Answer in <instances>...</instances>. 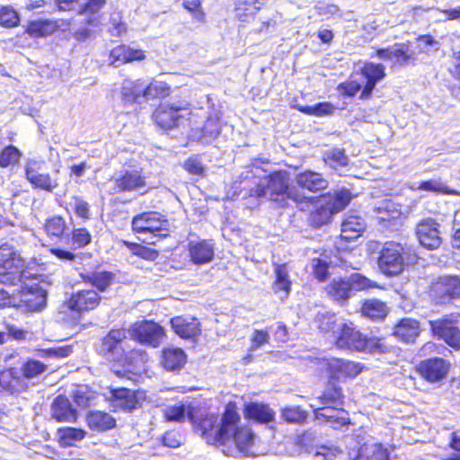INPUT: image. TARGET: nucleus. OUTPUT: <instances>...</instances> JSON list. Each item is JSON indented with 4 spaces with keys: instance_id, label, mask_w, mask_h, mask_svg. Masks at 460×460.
<instances>
[{
    "instance_id": "1",
    "label": "nucleus",
    "mask_w": 460,
    "mask_h": 460,
    "mask_svg": "<svg viewBox=\"0 0 460 460\" xmlns=\"http://www.w3.org/2000/svg\"><path fill=\"white\" fill-rule=\"evenodd\" d=\"M191 114L192 104L185 96L173 102L158 103L152 112L151 119L159 129L170 131L190 122Z\"/></svg>"
},
{
    "instance_id": "2",
    "label": "nucleus",
    "mask_w": 460,
    "mask_h": 460,
    "mask_svg": "<svg viewBox=\"0 0 460 460\" xmlns=\"http://www.w3.org/2000/svg\"><path fill=\"white\" fill-rule=\"evenodd\" d=\"M240 417L236 411L234 404L228 403L226 407L220 424L217 423V416L207 414L200 418L196 426L198 432L204 438L208 444L217 447H222L226 433L233 430V421L239 420Z\"/></svg>"
},
{
    "instance_id": "3",
    "label": "nucleus",
    "mask_w": 460,
    "mask_h": 460,
    "mask_svg": "<svg viewBox=\"0 0 460 460\" xmlns=\"http://www.w3.org/2000/svg\"><path fill=\"white\" fill-rule=\"evenodd\" d=\"M239 420L233 421V430L226 433L221 450L226 456H236L242 454L246 456L264 455L260 448L259 440L249 427H237Z\"/></svg>"
},
{
    "instance_id": "4",
    "label": "nucleus",
    "mask_w": 460,
    "mask_h": 460,
    "mask_svg": "<svg viewBox=\"0 0 460 460\" xmlns=\"http://www.w3.org/2000/svg\"><path fill=\"white\" fill-rule=\"evenodd\" d=\"M267 195L271 199L281 197L299 201L294 187L290 185L289 173L286 170L270 172L250 190V196L253 198H263Z\"/></svg>"
},
{
    "instance_id": "5",
    "label": "nucleus",
    "mask_w": 460,
    "mask_h": 460,
    "mask_svg": "<svg viewBox=\"0 0 460 460\" xmlns=\"http://www.w3.org/2000/svg\"><path fill=\"white\" fill-rule=\"evenodd\" d=\"M336 345L341 349H349L358 351L376 352L383 351L381 340L376 338H367L359 331L356 330L354 324L344 321L341 328L336 331L334 338Z\"/></svg>"
},
{
    "instance_id": "6",
    "label": "nucleus",
    "mask_w": 460,
    "mask_h": 460,
    "mask_svg": "<svg viewBox=\"0 0 460 460\" xmlns=\"http://www.w3.org/2000/svg\"><path fill=\"white\" fill-rule=\"evenodd\" d=\"M132 228L143 235L138 237L139 240L148 244H155L158 239L168 235L169 222L157 212H147L133 218Z\"/></svg>"
},
{
    "instance_id": "7",
    "label": "nucleus",
    "mask_w": 460,
    "mask_h": 460,
    "mask_svg": "<svg viewBox=\"0 0 460 460\" xmlns=\"http://www.w3.org/2000/svg\"><path fill=\"white\" fill-rule=\"evenodd\" d=\"M402 251L403 248L400 243L388 242L384 244L378 257V267L384 274L394 276L402 271L404 266Z\"/></svg>"
},
{
    "instance_id": "8",
    "label": "nucleus",
    "mask_w": 460,
    "mask_h": 460,
    "mask_svg": "<svg viewBox=\"0 0 460 460\" xmlns=\"http://www.w3.org/2000/svg\"><path fill=\"white\" fill-rule=\"evenodd\" d=\"M46 169L44 160L30 159L25 165L26 179L34 188L52 192L58 188V181L52 178Z\"/></svg>"
},
{
    "instance_id": "9",
    "label": "nucleus",
    "mask_w": 460,
    "mask_h": 460,
    "mask_svg": "<svg viewBox=\"0 0 460 460\" xmlns=\"http://www.w3.org/2000/svg\"><path fill=\"white\" fill-rule=\"evenodd\" d=\"M410 40L402 43H396L394 49L391 47L377 48L376 57L385 61H392L393 66H405L415 65L417 53L411 49Z\"/></svg>"
},
{
    "instance_id": "10",
    "label": "nucleus",
    "mask_w": 460,
    "mask_h": 460,
    "mask_svg": "<svg viewBox=\"0 0 460 460\" xmlns=\"http://www.w3.org/2000/svg\"><path fill=\"white\" fill-rule=\"evenodd\" d=\"M128 335L134 340L158 347L164 336V329L157 323L151 321H142L134 323L127 330Z\"/></svg>"
},
{
    "instance_id": "11",
    "label": "nucleus",
    "mask_w": 460,
    "mask_h": 460,
    "mask_svg": "<svg viewBox=\"0 0 460 460\" xmlns=\"http://www.w3.org/2000/svg\"><path fill=\"white\" fill-rule=\"evenodd\" d=\"M320 364L326 368L330 380H342L356 377L361 371L359 363L341 358H323Z\"/></svg>"
},
{
    "instance_id": "12",
    "label": "nucleus",
    "mask_w": 460,
    "mask_h": 460,
    "mask_svg": "<svg viewBox=\"0 0 460 460\" xmlns=\"http://www.w3.org/2000/svg\"><path fill=\"white\" fill-rule=\"evenodd\" d=\"M358 74L363 79V90L360 99H367L372 95L376 84L383 80L385 75V66L382 63H375L371 61L365 62Z\"/></svg>"
},
{
    "instance_id": "13",
    "label": "nucleus",
    "mask_w": 460,
    "mask_h": 460,
    "mask_svg": "<svg viewBox=\"0 0 460 460\" xmlns=\"http://www.w3.org/2000/svg\"><path fill=\"white\" fill-rule=\"evenodd\" d=\"M24 268L25 261L16 250L6 243L0 246V273L11 274L21 280Z\"/></svg>"
},
{
    "instance_id": "14",
    "label": "nucleus",
    "mask_w": 460,
    "mask_h": 460,
    "mask_svg": "<svg viewBox=\"0 0 460 460\" xmlns=\"http://www.w3.org/2000/svg\"><path fill=\"white\" fill-rule=\"evenodd\" d=\"M128 336L126 329L111 330L102 341L99 351L108 358L120 361L124 356L121 342Z\"/></svg>"
},
{
    "instance_id": "15",
    "label": "nucleus",
    "mask_w": 460,
    "mask_h": 460,
    "mask_svg": "<svg viewBox=\"0 0 460 460\" xmlns=\"http://www.w3.org/2000/svg\"><path fill=\"white\" fill-rule=\"evenodd\" d=\"M434 297L439 303H446L460 296V278L457 276H444L431 287Z\"/></svg>"
},
{
    "instance_id": "16",
    "label": "nucleus",
    "mask_w": 460,
    "mask_h": 460,
    "mask_svg": "<svg viewBox=\"0 0 460 460\" xmlns=\"http://www.w3.org/2000/svg\"><path fill=\"white\" fill-rule=\"evenodd\" d=\"M430 328L435 336L442 339L450 347L460 349V330L447 318L429 321Z\"/></svg>"
},
{
    "instance_id": "17",
    "label": "nucleus",
    "mask_w": 460,
    "mask_h": 460,
    "mask_svg": "<svg viewBox=\"0 0 460 460\" xmlns=\"http://www.w3.org/2000/svg\"><path fill=\"white\" fill-rule=\"evenodd\" d=\"M449 369V363L439 358L423 360L418 367V371L429 382H438L443 379Z\"/></svg>"
},
{
    "instance_id": "18",
    "label": "nucleus",
    "mask_w": 460,
    "mask_h": 460,
    "mask_svg": "<svg viewBox=\"0 0 460 460\" xmlns=\"http://www.w3.org/2000/svg\"><path fill=\"white\" fill-rule=\"evenodd\" d=\"M60 22L54 19L31 20L25 25L24 33L33 39L47 38L60 30Z\"/></svg>"
},
{
    "instance_id": "19",
    "label": "nucleus",
    "mask_w": 460,
    "mask_h": 460,
    "mask_svg": "<svg viewBox=\"0 0 460 460\" xmlns=\"http://www.w3.org/2000/svg\"><path fill=\"white\" fill-rule=\"evenodd\" d=\"M312 205L309 221L314 226L329 222L332 216L345 208L347 203H310Z\"/></svg>"
},
{
    "instance_id": "20",
    "label": "nucleus",
    "mask_w": 460,
    "mask_h": 460,
    "mask_svg": "<svg viewBox=\"0 0 460 460\" xmlns=\"http://www.w3.org/2000/svg\"><path fill=\"white\" fill-rule=\"evenodd\" d=\"M100 300L101 296L93 289L78 290L72 294L67 305L71 310L80 313L95 308Z\"/></svg>"
},
{
    "instance_id": "21",
    "label": "nucleus",
    "mask_w": 460,
    "mask_h": 460,
    "mask_svg": "<svg viewBox=\"0 0 460 460\" xmlns=\"http://www.w3.org/2000/svg\"><path fill=\"white\" fill-rule=\"evenodd\" d=\"M114 181V189L118 192L133 191L146 186V177L142 168L124 171Z\"/></svg>"
},
{
    "instance_id": "22",
    "label": "nucleus",
    "mask_w": 460,
    "mask_h": 460,
    "mask_svg": "<svg viewBox=\"0 0 460 460\" xmlns=\"http://www.w3.org/2000/svg\"><path fill=\"white\" fill-rule=\"evenodd\" d=\"M21 302L28 311H41L47 305V292L39 284L31 285L22 290Z\"/></svg>"
},
{
    "instance_id": "23",
    "label": "nucleus",
    "mask_w": 460,
    "mask_h": 460,
    "mask_svg": "<svg viewBox=\"0 0 460 460\" xmlns=\"http://www.w3.org/2000/svg\"><path fill=\"white\" fill-rule=\"evenodd\" d=\"M438 224L431 220H424L417 227V235L420 243L427 249H437L441 243L438 230Z\"/></svg>"
},
{
    "instance_id": "24",
    "label": "nucleus",
    "mask_w": 460,
    "mask_h": 460,
    "mask_svg": "<svg viewBox=\"0 0 460 460\" xmlns=\"http://www.w3.org/2000/svg\"><path fill=\"white\" fill-rule=\"evenodd\" d=\"M189 254L190 261L196 265L209 263L215 255V243L211 240L190 242Z\"/></svg>"
},
{
    "instance_id": "25",
    "label": "nucleus",
    "mask_w": 460,
    "mask_h": 460,
    "mask_svg": "<svg viewBox=\"0 0 460 460\" xmlns=\"http://www.w3.org/2000/svg\"><path fill=\"white\" fill-rule=\"evenodd\" d=\"M275 279L272 289L275 294H280V298L285 299L291 291L290 269L287 263L272 262Z\"/></svg>"
},
{
    "instance_id": "26",
    "label": "nucleus",
    "mask_w": 460,
    "mask_h": 460,
    "mask_svg": "<svg viewBox=\"0 0 460 460\" xmlns=\"http://www.w3.org/2000/svg\"><path fill=\"white\" fill-rule=\"evenodd\" d=\"M109 58L112 64H127L146 59V53L141 49H132L128 45L119 44L111 49Z\"/></svg>"
},
{
    "instance_id": "27",
    "label": "nucleus",
    "mask_w": 460,
    "mask_h": 460,
    "mask_svg": "<svg viewBox=\"0 0 460 460\" xmlns=\"http://www.w3.org/2000/svg\"><path fill=\"white\" fill-rule=\"evenodd\" d=\"M51 416L59 422H75L77 411L73 408L68 398L58 395L51 404Z\"/></svg>"
},
{
    "instance_id": "28",
    "label": "nucleus",
    "mask_w": 460,
    "mask_h": 460,
    "mask_svg": "<svg viewBox=\"0 0 460 460\" xmlns=\"http://www.w3.org/2000/svg\"><path fill=\"white\" fill-rule=\"evenodd\" d=\"M296 181L297 185L311 192H317L327 188L328 181L322 173L305 170L296 174Z\"/></svg>"
},
{
    "instance_id": "29",
    "label": "nucleus",
    "mask_w": 460,
    "mask_h": 460,
    "mask_svg": "<svg viewBox=\"0 0 460 460\" xmlns=\"http://www.w3.org/2000/svg\"><path fill=\"white\" fill-rule=\"evenodd\" d=\"M366 229V223L358 215H349L343 220L341 230V239L352 241L359 237Z\"/></svg>"
},
{
    "instance_id": "30",
    "label": "nucleus",
    "mask_w": 460,
    "mask_h": 460,
    "mask_svg": "<svg viewBox=\"0 0 460 460\" xmlns=\"http://www.w3.org/2000/svg\"><path fill=\"white\" fill-rule=\"evenodd\" d=\"M174 332L181 338L190 339L199 334V323L196 318L178 316L171 320Z\"/></svg>"
},
{
    "instance_id": "31",
    "label": "nucleus",
    "mask_w": 460,
    "mask_h": 460,
    "mask_svg": "<svg viewBox=\"0 0 460 460\" xmlns=\"http://www.w3.org/2000/svg\"><path fill=\"white\" fill-rule=\"evenodd\" d=\"M344 321L338 318L335 314L326 310L318 312L314 317L315 326L323 333H332L333 338L336 336V331L341 328Z\"/></svg>"
},
{
    "instance_id": "32",
    "label": "nucleus",
    "mask_w": 460,
    "mask_h": 460,
    "mask_svg": "<svg viewBox=\"0 0 460 460\" xmlns=\"http://www.w3.org/2000/svg\"><path fill=\"white\" fill-rule=\"evenodd\" d=\"M420 334L419 323L411 318L402 319L394 328V335L404 342H413Z\"/></svg>"
},
{
    "instance_id": "33",
    "label": "nucleus",
    "mask_w": 460,
    "mask_h": 460,
    "mask_svg": "<svg viewBox=\"0 0 460 460\" xmlns=\"http://www.w3.org/2000/svg\"><path fill=\"white\" fill-rule=\"evenodd\" d=\"M121 97L126 104H133L145 99V82L139 78L134 81H126L121 88Z\"/></svg>"
},
{
    "instance_id": "34",
    "label": "nucleus",
    "mask_w": 460,
    "mask_h": 460,
    "mask_svg": "<svg viewBox=\"0 0 460 460\" xmlns=\"http://www.w3.org/2000/svg\"><path fill=\"white\" fill-rule=\"evenodd\" d=\"M317 420L324 419L334 429L344 426L348 423L346 412L335 407H323L314 410Z\"/></svg>"
},
{
    "instance_id": "35",
    "label": "nucleus",
    "mask_w": 460,
    "mask_h": 460,
    "mask_svg": "<svg viewBox=\"0 0 460 460\" xmlns=\"http://www.w3.org/2000/svg\"><path fill=\"white\" fill-rule=\"evenodd\" d=\"M327 294L337 302H344L350 297L351 287L348 279H333L325 288Z\"/></svg>"
},
{
    "instance_id": "36",
    "label": "nucleus",
    "mask_w": 460,
    "mask_h": 460,
    "mask_svg": "<svg viewBox=\"0 0 460 460\" xmlns=\"http://www.w3.org/2000/svg\"><path fill=\"white\" fill-rule=\"evenodd\" d=\"M186 362V355L181 349L167 348L163 350L162 364L166 370H180Z\"/></svg>"
},
{
    "instance_id": "37",
    "label": "nucleus",
    "mask_w": 460,
    "mask_h": 460,
    "mask_svg": "<svg viewBox=\"0 0 460 460\" xmlns=\"http://www.w3.org/2000/svg\"><path fill=\"white\" fill-rule=\"evenodd\" d=\"M172 93L171 85L161 80L152 79L145 84L146 100H164Z\"/></svg>"
},
{
    "instance_id": "38",
    "label": "nucleus",
    "mask_w": 460,
    "mask_h": 460,
    "mask_svg": "<svg viewBox=\"0 0 460 460\" xmlns=\"http://www.w3.org/2000/svg\"><path fill=\"white\" fill-rule=\"evenodd\" d=\"M113 405L124 411H130L137 408L138 401L133 391L126 388L112 390Z\"/></svg>"
},
{
    "instance_id": "39",
    "label": "nucleus",
    "mask_w": 460,
    "mask_h": 460,
    "mask_svg": "<svg viewBox=\"0 0 460 460\" xmlns=\"http://www.w3.org/2000/svg\"><path fill=\"white\" fill-rule=\"evenodd\" d=\"M44 228L48 236L52 240H62L69 236L67 234L68 227L63 217L59 216H54L47 219Z\"/></svg>"
},
{
    "instance_id": "40",
    "label": "nucleus",
    "mask_w": 460,
    "mask_h": 460,
    "mask_svg": "<svg viewBox=\"0 0 460 460\" xmlns=\"http://www.w3.org/2000/svg\"><path fill=\"white\" fill-rule=\"evenodd\" d=\"M243 412L246 418L252 419L258 422H269L274 417V412L268 405L259 402L246 404Z\"/></svg>"
},
{
    "instance_id": "41",
    "label": "nucleus",
    "mask_w": 460,
    "mask_h": 460,
    "mask_svg": "<svg viewBox=\"0 0 460 460\" xmlns=\"http://www.w3.org/2000/svg\"><path fill=\"white\" fill-rule=\"evenodd\" d=\"M88 426L93 430H105L115 425V420L108 413L102 411H92L86 418Z\"/></svg>"
},
{
    "instance_id": "42",
    "label": "nucleus",
    "mask_w": 460,
    "mask_h": 460,
    "mask_svg": "<svg viewBox=\"0 0 460 460\" xmlns=\"http://www.w3.org/2000/svg\"><path fill=\"white\" fill-rule=\"evenodd\" d=\"M358 456L367 460H389L387 450L375 442L362 445L358 448Z\"/></svg>"
},
{
    "instance_id": "43",
    "label": "nucleus",
    "mask_w": 460,
    "mask_h": 460,
    "mask_svg": "<svg viewBox=\"0 0 460 460\" xmlns=\"http://www.w3.org/2000/svg\"><path fill=\"white\" fill-rule=\"evenodd\" d=\"M22 157V152L13 145L4 146L0 150V167H14L20 164Z\"/></svg>"
},
{
    "instance_id": "44",
    "label": "nucleus",
    "mask_w": 460,
    "mask_h": 460,
    "mask_svg": "<svg viewBox=\"0 0 460 460\" xmlns=\"http://www.w3.org/2000/svg\"><path fill=\"white\" fill-rule=\"evenodd\" d=\"M84 279L100 291H105L113 282L114 274L108 271H98L87 274Z\"/></svg>"
},
{
    "instance_id": "45",
    "label": "nucleus",
    "mask_w": 460,
    "mask_h": 460,
    "mask_svg": "<svg viewBox=\"0 0 460 460\" xmlns=\"http://www.w3.org/2000/svg\"><path fill=\"white\" fill-rule=\"evenodd\" d=\"M85 434L84 429L72 427L60 428L58 430L60 443L64 446H72L75 442L83 440Z\"/></svg>"
},
{
    "instance_id": "46",
    "label": "nucleus",
    "mask_w": 460,
    "mask_h": 460,
    "mask_svg": "<svg viewBox=\"0 0 460 460\" xmlns=\"http://www.w3.org/2000/svg\"><path fill=\"white\" fill-rule=\"evenodd\" d=\"M361 310L365 316L371 319H380L386 314V305L377 299L367 300Z\"/></svg>"
},
{
    "instance_id": "47",
    "label": "nucleus",
    "mask_w": 460,
    "mask_h": 460,
    "mask_svg": "<svg viewBox=\"0 0 460 460\" xmlns=\"http://www.w3.org/2000/svg\"><path fill=\"white\" fill-rule=\"evenodd\" d=\"M21 22L19 13L9 4L0 6V25L4 28H15Z\"/></svg>"
},
{
    "instance_id": "48",
    "label": "nucleus",
    "mask_w": 460,
    "mask_h": 460,
    "mask_svg": "<svg viewBox=\"0 0 460 460\" xmlns=\"http://www.w3.org/2000/svg\"><path fill=\"white\" fill-rule=\"evenodd\" d=\"M323 160L325 164L333 168L343 167L349 164L348 156L343 148H332L327 150L323 156Z\"/></svg>"
},
{
    "instance_id": "49",
    "label": "nucleus",
    "mask_w": 460,
    "mask_h": 460,
    "mask_svg": "<svg viewBox=\"0 0 460 460\" xmlns=\"http://www.w3.org/2000/svg\"><path fill=\"white\" fill-rule=\"evenodd\" d=\"M296 109L305 115L316 117L330 115L334 111V107L330 102H321L312 106H298Z\"/></svg>"
},
{
    "instance_id": "50",
    "label": "nucleus",
    "mask_w": 460,
    "mask_h": 460,
    "mask_svg": "<svg viewBox=\"0 0 460 460\" xmlns=\"http://www.w3.org/2000/svg\"><path fill=\"white\" fill-rule=\"evenodd\" d=\"M182 7L190 13L195 22L199 23L207 22V14L202 6V0H182Z\"/></svg>"
},
{
    "instance_id": "51",
    "label": "nucleus",
    "mask_w": 460,
    "mask_h": 460,
    "mask_svg": "<svg viewBox=\"0 0 460 460\" xmlns=\"http://www.w3.org/2000/svg\"><path fill=\"white\" fill-rule=\"evenodd\" d=\"M322 404H336L341 405L343 403V394L341 387L329 384L323 395L319 397Z\"/></svg>"
},
{
    "instance_id": "52",
    "label": "nucleus",
    "mask_w": 460,
    "mask_h": 460,
    "mask_svg": "<svg viewBox=\"0 0 460 460\" xmlns=\"http://www.w3.org/2000/svg\"><path fill=\"white\" fill-rule=\"evenodd\" d=\"M381 205L376 208L377 218L380 222L394 220L401 217V210L397 208V203H381Z\"/></svg>"
},
{
    "instance_id": "53",
    "label": "nucleus",
    "mask_w": 460,
    "mask_h": 460,
    "mask_svg": "<svg viewBox=\"0 0 460 460\" xmlns=\"http://www.w3.org/2000/svg\"><path fill=\"white\" fill-rule=\"evenodd\" d=\"M47 370V366L35 359H29L22 367V373L27 379L35 378Z\"/></svg>"
},
{
    "instance_id": "54",
    "label": "nucleus",
    "mask_w": 460,
    "mask_h": 460,
    "mask_svg": "<svg viewBox=\"0 0 460 460\" xmlns=\"http://www.w3.org/2000/svg\"><path fill=\"white\" fill-rule=\"evenodd\" d=\"M221 132V126L217 119L208 118L202 128L200 137L207 142L215 140Z\"/></svg>"
},
{
    "instance_id": "55",
    "label": "nucleus",
    "mask_w": 460,
    "mask_h": 460,
    "mask_svg": "<svg viewBox=\"0 0 460 460\" xmlns=\"http://www.w3.org/2000/svg\"><path fill=\"white\" fill-rule=\"evenodd\" d=\"M182 168L190 174L204 177L205 165L202 164L199 155H190L182 164Z\"/></svg>"
},
{
    "instance_id": "56",
    "label": "nucleus",
    "mask_w": 460,
    "mask_h": 460,
    "mask_svg": "<svg viewBox=\"0 0 460 460\" xmlns=\"http://www.w3.org/2000/svg\"><path fill=\"white\" fill-rule=\"evenodd\" d=\"M348 279L349 281L352 292L367 290L377 287V284L376 282L372 281L371 279H367V277L359 273L351 274L348 278Z\"/></svg>"
},
{
    "instance_id": "57",
    "label": "nucleus",
    "mask_w": 460,
    "mask_h": 460,
    "mask_svg": "<svg viewBox=\"0 0 460 460\" xmlns=\"http://www.w3.org/2000/svg\"><path fill=\"white\" fill-rule=\"evenodd\" d=\"M339 93L343 97H354L363 90L362 84L357 80L349 79L337 85Z\"/></svg>"
},
{
    "instance_id": "58",
    "label": "nucleus",
    "mask_w": 460,
    "mask_h": 460,
    "mask_svg": "<svg viewBox=\"0 0 460 460\" xmlns=\"http://www.w3.org/2000/svg\"><path fill=\"white\" fill-rule=\"evenodd\" d=\"M106 4V0H85L83 4L80 5L77 10L78 14H96L98 13Z\"/></svg>"
},
{
    "instance_id": "59",
    "label": "nucleus",
    "mask_w": 460,
    "mask_h": 460,
    "mask_svg": "<svg viewBox=\"0 0 460 460\" xmlns=\"http://www.w3.org/2000/svg\"><path fill=\"white\" fill-rule=\"evenodd\" d=\"M186 414V407L184 404H176L166 407L164 410V418L169 421H181Z\"/></svg>"
},
{
    "instance_id": "60",
    "label": "nucleus",
    "mask_w": 460,
    "mask_h": 460,
    "mask_svg": "<svg viewBox=\"0 0 460 460\" xmlns=\"http://www.w3.org/2000/svg\"><path fill=\"white\" fill-rule=\"evenodd\" d=\"M419 189L425 191H430L441 194H458L457 191L450 190L448 187L437 183L435 181L429 180L421 181Z\"/></svg>"
},
{
    "instance_id": "61",
    "label": "nucleus",
    "mask_w": 460,
    "mask_h": 460,
    "mask_svg": "<svg viewBox=\"0 0 460 460\" xmlns=\"http://www.w3.org/2000/svg\"><path fill=\"white\" fill-rule=\"evenodd\" d=\"M283 418L293 423H299L306 419V413L302 411L299 407H288L282 411Z\"/></svg>"
},
{
    "instance_id": "62",
    "label": "nucleus",
    "mask_w": 460,
    "mask_h": 460,
    "mask_svg": "<svg viewBox=\"0 0 460 460\" xmlns=\"http://www.w3.org/2000/svg\"><path fill=\"white\" fill-rule=\"evenodd\" d=\"M72 242L78 247H84L91 242V234L85 228H78L73 231Z\"/></svg>"
},
{
    "instance_id": "63",
    "label": "nucleus",
    "mask_w": 460,
    "mask_h": 460,
    "mask_svg": "<svg viewBox=\"0 0 460 460\" xmlns=\"http://www.w3.org/2000/svg\"><path fill=\"white\" fill-rule=\"evenodd\" d=\"M270 335L268 332L262 330H255L251 336V350H256L263 344L268 343Z\"/></svg>"
},
{
    "instance_id": "64",
    "label": "nucleus",
    "mask_w": 460,
    "mask_h": 460,
    "mask_svg": "<svg viewBox=\"0 0 460 460\" xmlns=\"http://www.w3.org/2000/svg\"><path fill=\"white\" fill-rule=\"evenodd\" d=\"M313 268L314 277L318 280L323 281L327 278L329 274V264L326 261L321 259H314Z\"/></svg>"
}]
</instances>
